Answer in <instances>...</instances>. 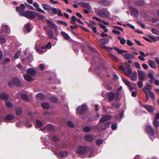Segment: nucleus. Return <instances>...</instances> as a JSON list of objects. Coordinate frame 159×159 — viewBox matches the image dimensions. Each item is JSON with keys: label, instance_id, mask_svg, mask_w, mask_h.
I'll use <instances>...</instances> for the list:
<instances>
[{"label": "nucleus", "instance_id": "1", "mask_svg": "<svg viewBox=\"0 0 159 159\" xmlns=\"http://www.w3.org/2000/svg\"><path fill=\"white\" fill-rule=\"evenodd\" d=\"M110 13L106 8H103L99 10L98 12V15L101 17L106 18L108 17Z\"/></svg>", "mask_w": 159, "mask_h": 159}, {"label": "nucleus", "instance_id": "2", "mask_svg": "<svg viewBox=\"0 0 159 159\" xmlns=\"http://www.w3.org/2000/svg\"><path fill=\"white\" fill-rule=\"evenodd\" d=\"M89 150H90V151L91 150V149H89V148L88 147L80 146L78 148L77 152L79 154L83 155L86 152H88Z\"/></svg>", "mask_w": 159, "mask_h": 159}, {"label": "nucleus", "instance_id": "3", "mask_svg": "<svg viewBox=\"0 0 159 159\" xmlns=\"http://www.w3.org/2000/svg\"><path fill=\"white\" fill-rule=\"evenodd\" d=\"M87 107L85 105L83 104L80 106L76 108V111L80 114H82L86 112L87 111Z\"/></svg>", "mask_w": 159, "mask_h": 159}, {"label": "nucleus", "instance_id": "4", "mask_svg": "<svg viewBox=\"0 0 159 159\" xmlns=\"http://www.w3.org/2000/svg\"><path fill=\"white\" fill-rule=\"evenodd\" d=\"M137 73L138 74V78L139 80H144L147 78L146 74L141 70H138Z\"/></svg>", "mask_w": 159, "mask_h": 159}, {"label": "nucleus", "instance_id": "5", "mask_svg": "<svg viewBox=\"0 0 159 159\" xmlns=\"http://www.w3.org/2000/svg\"><path fill=\"white\" fill-rule=\"evenodd\" d=\"M2 30L0 32L1 33H5L8 34L10 33V28L6 25H3L2 26Z\"/></svg>", "mask_w": 159, "mask_h": 159}, {"label": "nucleus", "instance_id": "6", "mask_svg": "<svg viewBox=\"0 0 159 159\" xmlns=\"http://www.w3.org/2000/svg\"><path fill=\"white\" fill-rule=\"evenodd\" d=\"M36 12L34 11H27L26 18L29 19H33L35 18Z\"/></svg>", "mask_w": 159, "mask_h": 159}, {"label": "nucleus", "instance_id": "7", "mask_svg": "<svg viewBox=\"0 0 159 159\" xmlns=\"http://www.w3.org/2000/svg\"><path fill=\"white\" fill-rule=\"evenodd\" d=\"M146 130L152 136L154 135V131L152 126H147L146 127Z\"/></svg>", "mask_w": 159, "mask_h": 159}, {"label": "nucleus", "instance_id": "8", "mask_svg": "<svg viewBox=\"0 0 159 159\" xmlns=\"http://www.w3.org/2000/svg\"><path fill=\"white\" fill-rule=\"evenodd\" d=\"M12 83L16 86H19L20 84V82L19 80L16 78H14L12 81L9 82V84L10 86H12V84H11Z\"/></svg>", "mask_w": 159, "mask_h": 159}, {"label": "nucleus", "instance_id": "9", "mask_svg": "<svg viewBox=\"0 0 159 159\" xmlns=\"http://www.w3.org/2000/svg\"><path fill=\"white\" fill-rule=\"evenodd\" d=\"M33 5L34 7L37 8V9H35V10L37 11H38L41 12L42 13L45 14V12L42 9L39 7V4L36 2H34Z\"/></svg>", "mask_w": 159, "mask_h": 159}, {"label": "nucleus", "instance_id": "10", "mask_svg": "<svg viewBox=\"0 0 159 159\" xmlns=\"http://www.w3.org/2000/svg\"><path fill=\"white\" fill-rule=\"evenodd\" d=\"M46 22L50 27L51 28L54 30H57V27L54 23L48 20H47Z\"/></svg>", "mask_w": 159, "mask_h": 159}, {"label": "nucleus", "instance_id": "11", "mask_svg": "<svg viewBox=\"0 0 159 159\" xmlns=\"http://www.w3.org/2000/svg\"><path fill=\"white\" fill-rule=\"evenodd\" d=\"M52 12L54 14H57L59 16H63V14L61 12V10L58 8H52Z\"/></svg>", "mask_w": 159, "mask_h": 159}, {"label": "nucleus", "instance_id": "12", "mask_svg": "<svg viewBox=\"0 0 159 159\" xmlns=\"http://www.w3.org/2000/svg\"><path fill=\"white\" fill-rule=\"evenodd\" d=\"M54 153L58 157H59L58 156V155L60 157H63L67 156L68 154V153L66 151H62L59 153L55 152H54Z\"/></svg>", "mask_w": 159, "mask_h": 159}, {"label": "nucleus", "instance_id": "13", "mask_svg": "<svg viewBox=\"0 0 159 159\" xmlns=\"http://www.w3.org/2000/svg\"><path fill=\"white\" fill-rule=\"evenodd\" d=\"M111 118H112V117L111 116L108 115H105L100 119L99 122L101 123H103L105 121L108 120Z\"/></svg>", "mask_w": 159, "mask_h": 159}, {"label": "nucleus", "instance_id": "14", "mask_svg": "<svg viewBox=\"0 0 159 159\" xmlns=\"http://www.w3.org/2000/svg\"><path fill=\"white\" fill-rule=\"evenodd\" d=\"M123 57L126 59H134L135 58V56L133 54L129 53L123 54Z\"/></svg>", "mask_w": 159, "mask_h": 159}, {"label": "nucleus", "instance_id": "15", "mask_svg": "<svg viewBox=\"0 0 159 159\" xmlns=\"http://www.w3.org/2000/svg\"><path fill=\"white\" fill-rule=\"evenodd\" d=\"M14 119V117L12 114L8 115L4 117L5 120L7 121H9L13 120Z\"/></svg>", "mask_w": 159, "mask_h": 159}, {"label": "nucleus", "instance_id": "16", "mask_svg": "<svg viewBox=\"0 0 159 159\" xmlns=\"http://www.w3.org/2000/svg\"><path fill=\"white\" fill-rule=\"evenodd\" d=\"M144 107L149 112H153L154 111V107L151 105H145Z\"/></svg>", "mask_w": 159, "mask_h": 159}, {"label": "nucleus", "instance_id": "17", "mask_svg": "<svg viewBox=\"0 0 159 159\" xmlns=\"http://www.w3.org/2000/svg\"><path fill=\"white\" fill-rule=\"evenodd\" d=\"M79 5L81 7L83 8H85L88 10H90V6L88 3L81 2Z\"/></svg>", "mask_w": 159, "mask_h": 159}, {"label": "nucleus", "instance_id": "18", "mask_svg": "<svg viewBox=\"0 0 159 159\" xmlns=\"http://www.w3.org/2000/svg\"><path fill=\"white\" fill-rule=\"evenodd\" d=\"M27 72L31 75L34 76L36 74L35 70L32 68L28 69L27 70Z\"/></svg>", "mask_w": 159, "mask_h": 159}, {"label": "nucleus", "instance_id": "19", "mask_svg": "<svg viewBox=\"0 0 159 159\" xmlns=\"http://www.w3.org/2000/svg\"><path fill=\"white\" fill-rule=\"evenodd\" d=\"M131 11L132 14L135 17H137L139 15V11L137 9L135 8H132L131 9Z\"/></svg>", "mask_w": 159, "mask_h": 159}, {"label": "nucleus", "instance_id": "20", "mask_svg": "<svg viewBox=\"0 0 159 159\" xmlns=\"http://www.w3.org/2000/svg\"><path fill=\"white\" fill-rule=\"evenodd\" d=\"M84 139L86 141L91 142L93 140V137L91 135L87 134L85 136Z\"/></svg>", "mask_w": 159, "mask_h": 159}, {"label": "nucleus", "instance_id": "21", "mask_svg": "<svg viewBox=\"0 0 159 159\" xmlns=\"http://www.w3.org/2000/svg\"><path fill=\"white\" fill-rule=\"evenodd\" d=\"M148 63L151 67L154 69L157 68V66L156 65L153 61L148 60Z\"/></svg>", "mask_w": 159, "mask_h": 159}, {"label": "nucleus", "instance_id": "22", "mask_svg": "<svg viewBox=\"0 0 159 159\" xmlns=\"http://www.w3.org/2000/svg\"><path fill=\"white\" fill-rule=\"evenodd\" d=\"M114 93L113 92H110L109 93L108 96V99L109 101L111 102L114 98Z\"/></svg>", "mask_w": 159, "mask_h": 159}, {"label": "nucleus", "instance_id": "23", "mask_svg": "<svg viewBox=\"0 0 159 159\" xmlns=\"http://www.w3.org/2000/svg\"><path fill=\"white\" fill-rule=\"evenodd\" d=\"M124 73L127 75L128 76H130V75L132 73V70L130 69H125L124 70Z\"/></svg>", "mask_w": 159, "mask_h": 159}, {"label": "nucleus", "instance_id": "24", "mask_svg": "<svg viewBox=\"0 0 159 159\" xmlns=\"http://www.w3.org/2000/svg\"><path fill=\"white\" fill-rule=\"evenodd\" d=\"M61 35L66 40H69L70 37L68 34L64 31H61Z\"/></svg>", "mask_w": 159, "mask_h": 159}, {"label": "nucleus", "instance_id": "25", "mask_svg": "<svg viewBox=\"0 0 159 159\" xmlns=\"http://www.w3.org/2000/svg\"><path fill=\"white\" fill-rule=\"evenodd\" d=\"M132 74V76H130V78L132 80L134 81L136 80L137 78V73L135 71H134Z\"/></svg>", "mask_w": 159, "mask_h": 159}, {"label": "nucleus", "instance_id": "26", "mask_svg": "<svg viewBox=\"0 0 159 159\" xmlns=\"http://www.w3.org/2000/svg\"><path fill=\"white\" fill-rule=\"evenodd\" d=\"M42 5L43 8L45 10L50 11L52 10V7L44 3L42 4Z\"/></svg>", "mask_w": 159, "mask_h": 159}, {"label": "nucleus", "instance_id": "27", "mask_svg": "<svg viewBox=\"0 0 159 159\" xmlns=\"http://www.w3.org/2000/svg\"><path fill=\"white\" fill-rule=\"evenodd\" d=\"M36 18H37L38 19L41 20H44L45 18L43 16L37 12H36Z\"/></svg>", "mask_w": 159, "mask_h": 159}, {"label": "nucleus", "instance_id": "28", "mask_svg": "<svg viewBox=\"0 0 159 159\" xmlns=\"http://www.w3.org/2000/svg\"><path fill=\"white\" fill-rule=\"evenodd\" d=\"M124 113V111H122L118 115V114H116L115 116V119L116 120H117L119 118H122Z\"/></svg>", "mask_w": 159, "mask_h": 159}, {"label": "nucleus", "instance_id": "29", "mask_svg": "<svg viewBox=\"0 0 159 159\" xmlns=\"http://www.w3.org/2000/svg\"><path fill=\"white\" fill-rule=\"evenodd\" d=\"M122 81L125 83V84L129 87L130 89H132L133 87L131 84L130 83L129 81L128 80L123 78L122 79Z\"/></svg>", "mask_w": 159, "mask_h": 159}, {"label": "nucleus", "instance_id": "30", "mask_svg": "<svg viewBox=\"0 0 159 159\" xmlns=\"http://www.w3.org/2000/svg\"><path fill=\"white\" fill-rule=\"evenodd\" d=\"M24 78L27 81L30 82L33 80V79L32 77L28 75H24Z\"/></svg>", "mask_w": 159, "mask_h": 159}, {"label": "nucleus", "instance_id": "31", "mask_svg": "<svg viewBox=\"0 0 159 159\" xmlns=\"http://www.w3.org/2000/svg\"><path fill=\"white\" fill-rule=\"evenodd\" d=\"M44 95L41 93H37L36 95V98L40 100L44 99Z\"/></svg>", "mask_w": 159, "mask_h": 159}, {"label": "nucleus", "instance_id": "32", "mask_svg": "<svg viewBox=\"0 0 159 159\" xmlns=\"http://www.w3.org/2000/svg\"><path fill=\"white\" fill-rule=\"evenodd\" d=\"M16 112L17 115H20L22 112L21 108L20 107H17L16 109Z\"/></svg>", "mask_w": 159, "mask_h": 159}, {"label": "nucleus", "instance_id": "33", "mask_svg": "<svg viewBox=\"0 0 159 159\" xmlns=\"http://www.w3.org/2000/svg\"><path fill=\"white\" fill-rule=\"evenodd\" d=\"M109 39L108 38H105L100 39V42L103 44H106L108 43Z\"/></svg>", "mask_w": 159, "mask_h": 159}, {"label": "nucleus", "instance_id": "34", "mask_svg": "<svg viewBox=\"0 0 159 159\" xmlns=\"http://www.w3.org/2000/svg\"><path fill=\"white\" fill-rule=\"evenodd\" d=\"M35 48L37 52L38 53L41 54H43V53L44 51L41 49V47H40L39 46L36 45Z\"/></svg>", "mask_w": 159, "mask_h": 159}, {"label": "nucleus", "instance_id": "35", "mask_svg": "<svg viewBox=\"0 0 159 159\" xmlns=\"http://www.w3.org/2000/svg\"><path fill=\"white\" fill-rule=\"evenodd\" d=\"M46 33H47L48 37L50 38H54L53 32L52 30H49L47 31Z\"/></svg>", "mask_w": 159, "mask_h": 159}, {"label": "nucleus", "instance_id": "36", "mask_svg": "<svg viewBox=\"0 0 159 159\" xmlns=\"http://www.w3.org/2000/svg\"><path fill=\"white\" fill-rule=\"evenodd\" d=\"M30 24H26L25 25L24 30H25L27 31L28 33L30 31Z\"/></svg>", "mask_w": 159, "mask_h": 159}, {"label": "nucleus", "instance_id": "37", "mask_svg": "<svg viewBox=\"0 0 159 159\" xmlns=\"http://www.w3.org/2000/svg\"><path fill=\"white\" fill-rule=\"evenodd\" d=\"M0 98L3 100H6L8 98V96L6 94L2 93L0 94Z\"/></svg>", "mask_w": 159, "mask_h": 159}, {"label": "nucleus", "instance_id": "38", "mask_svg": "<svg viewBox=\"0 0 159 159\" xmlns=\"http://www.w3.org/2000/svg\"><path fill=\"white\" fill-rule=\"evenodd\" d=\"M109 57L112 60L115 61H118V58L116 56L112 53H110L109 54Z\"/></svg>", "mask_w": 159, "mask_h": 159}, {"label": "nucleus", "instance_id": "39", "mask_svg": "<svg viewBox=\"0 0 159 159\" xmlns=\"http://www.w3.org/2000/svg\"><path fill=\"white\" fill-rule=\"evenodd\" d=\"M42 106L43 108L46 109H48L50 107L49 104L46 102L43 103L42 104Z\"/></svg>", "mask_w": 159, "mask_h": 159}, {"label": "nucleus", "instance_id": "40", "mask_svg": "<svg viewBox=\"0 0 159 159\" xmlns=\"http://www.w3.org/2000/svg\"><path fill=\"white\" fill-rule=\"evenodd\" d=\"M111 2L107 0H103L101 2V3L102 5L107 6L110 5Z\"/></svg>", "mask_w": 159, "mask_h": 159}, {"label": "nucleus", "instance_id": "41", "mask_svg": "<svg viewBox=\"0 0 159 159\" xmlns=\"http://www.w3.org/2000/svg\"><path fill=\"white\" fill-rule=\"evenodd\" d=\"M52 45L50 42H48V44L45 45L44 46H43L41 47V48L42 49H44L45 48H50L51 47Z\"/></svg>", "mask_w": 159, "mask_h": 159}, {"label": "nucleus", "instance_id": "42", "mask_svg": "<svg viewBox=\"0 0 159 159\" xmlns=\"http://www.w3.org/2000/svg\"><path fill=\"white\" fill-rule=\"evenodd\" d=\"M153 124L155 127H158L159 126V121L154 119L153 122Z\"/></svg>", "mask_w": 159, "mask_h": 159}, {"label": "nucleus", "instance_id": "43", "mask_svg": "<svg viewBox=\"0 0 159 159\" xmlns=\"http://www.w3.org/2000/svg\"><path fill=\"white\" fill-rule=\"evenodd\" d=\"M144 80H139V81L137 83V85L139 88H141L143 87V82Z\"/></svg>", "mask_w": 159, "mask_h": 159}, {"label": "nucleus", "instance_id": "44", "mask_svg": "<svg viewBox=\"0 0 159 159\" xmlns=\"http://www.w3.org/2000/svg\"><path fill=\"white\" fill-rule=\"evenodd\" d=\"M21 98L27 101L29 100V98L28 96L24 93L22 94L21 95Z\"/></svg>", "mask_w": 159, "mask_h": 159}, {"label": "nucleus", "instance_id": "45", "mask_svg": "<svg viewBox=\"0 0 159 159\" xmlns=\"http://www.w3.org/2000/svg\"><path fill=\"white\" fill-rule=\"evenodd\" d=\"M36 125L38 127L37 128L40 127L43 125V123L38 120H37L36 121Z\"/></svg>", "mask_w": 159, "mask_h": 159}, {"label": "nucleus", "instance_id": "46", "mask_svg": "<svg viewBox=\"0 0 159 159\" xmlns=\"http://www.w3.org/2000/svg\"><path fill=\"white\" fill-rule=\"evenodd\" d=\"M112 105L114 107H115L117 109H118L120 106V104L119 103H112Z\"/></svg>", "mask_w": 159, "mask_h": 159}, {"label": "nucleus", "instance_id": "47", "mask_svg": "<svg viewBox=\"0 0 159 159\" xmlns=\"http://www.w3.org/2000/svg\"><path fill=\"white\" fill-rule=\"evenodd\" d=\"M6 41L5 38L2 35H0V43H5Z\"/></svg>", "mask_w": 159, "mask_h": 159}, {"label": "nucleus", "instance_id": "48", "mask_svg": "<svg viewBox=\"0 0 159 159\" xmlns=\"http://www.w3.org/2000/svg\"><path fill=\"white\" fill-rule=\"evenodd\" d=\"M25 5L26 7L28 9L32 10H35V8L31 5H29L27 3H25Z\"/></svg>", "mask_w": 159, "mask_h": 159}, {"label": "nucleus", "instance_id": "49", "mask_svg": "<svg viewBox=\"0 0 159 159\" xmlns=\"http://www.w3.org/2000/svg\"><path fill=\"white\" fill-rule=\"evenodd\" d=\"M16 10L19 12H22L25 11V10L24 8L20 7H16Z\"/></svg>", "mask_w": 159, "mask_h": 159}, {"label": "nucleus", "instance_id": "50", "mask_svg": "<svg viewBox=\"0 0 159 159\" xmlns=\"http://www.w3.org/2000/svg\"><path fill=\"white\" fill-rule=\"evenodd\" d=\"M91 130V128L90 127L86 126L83 129L84 131L86 132H88Z\"/></svg>", "mask_w": 159, "mask_h": 159}, {"label": "nucleus", "instance_id": "51", "mask_svg": "<svg viewBox=\"0 0 159 159\" xmlns=\"http://www.w3.org/2000/svg\"><path fill=\"white\" fill-rule=\"evenodd\" d=\"M50 100L53 102L56 103L57 101V99L55 97H52L50 98Z\"/></svg>", "mask_w": 159, "mask_h": 159}, {"label": "nucleus", "instance_id": "52", "mask_svg": "<svg viewBox=\"0 0 159 159\" xmlns=\"http://www.w3.org/2000/svg\"><path fill=\"white\" fill-rule=\"evenodd\" d=\"M47 126L48 127V129L52 131H53L54 130L53 125L52 124H48Z\"/></svg>", "mask_w": 159, "mask_h": 159}, {"label": "nucleus", "instance_id": "53", "mask_svg": "<svg viewBox=\"0 0 159 159\" xmlns=\"http://www.w3.org/2000/svg\"><path fill=\"white\" fill-rule=\"evenodd\" d=\"M5 105H6L8 107H11L12 106V103L10 102L9 101H6L5 102Z\"/></svg>", "mask_w": 159, "mask_h": 159}, {"label": "nucleus", "instance_id": "54", "mask_svg": "<svg viewBox=\"0 0 159 159\" xmlns=\"http://www.w3.org/2000/svg\"><path fill=\"white\" fill-rule=\"evenodd\" d=\"M103 142V140L102 139H97L96 143L97 145H99L102 144Z\"/></svg>", "mask_w": 159, "mask_h": 159}, {"label": "nucleus", "instance_id": "55", "mask_svg": "<svg viewBox=\"0 0 159 159\" xmlns=\"http://www.w3.org/2000/svg\"><path fill=\"white\" fill-rule=\"evenodd\" d=\"M140 54L143 57H147L149 55V54L148 53H144V52L141 51H139Z\"/></svg>", "mask_w": 159, "mask_h": 159}, {"label": "nucleus", "instance_id": "56", "mask_svg": "<svg viewBox=\"0 0 159 159\" xmlns=\"http://www.w3.org/2000/svg\"><path fill=\"white\" fill-rule=\"evenodd\" d=\"M149 93H150V95L151 98L152 100H154L155 99V95H154V93H153L152 91H149Z\"/></svg>", "mask_w": 159, "mask_h": 159}, {"label": "nucleus", "instance_id": "57", "mask_svg": "<svg viewBox=\"0 0 159 159\" xmlns=\"http://www.w3.org/2000/svg\"><path fill=\"white\" fill-rule=\"evenodd\" d=\"M114 98L115 100H117L119 99V93L118 92H116L114 94Z\"/></svg>", "mask_w": 159, "mask_h": 159}, {"label": "nucleus", "instance_id": "58", "mask_svg": "<svg viewBox=\"0 0 159 159\" xmlns=\"http://www.w3.org/2000/svg\"><path fill=\"white\" fill-rule=\"evenodd\" d=\"M110 123L109 122H107L105 123L104 124L105 127L104 128H102V130H105L106 129V127L109 126Z\"/></svg>", "mask_w": 159, "mask_h": 159}, {"label": "nucleus", "instance_id": "59", "mask_svg": "<svg viewBox=\"0 0 159 159\" xmlns=\"http://www.w3.org/2000/svg\"><path fill=\"white\" fill-rule=\"evenodd\" d=\"M148 77L150 79H155L153 76V74L152 73H149L148 75Z\"/></svg>", "mask_w": 159, "mask_h": 159}, {"label": "nucleus", "instance_id": "60", "mask_svg": "<svg viewBox=\"0 0 159 159\" xmlns=\"http://www.w3.org/2000/svg\"><path fill=\"white\" fill-rule=\"evenodd\" d=\"M20 54V52L19 51L16 52L14 56V58L16 59L18 58Z\"/></svg>", "mask_w": 159, "mask_h": 159}, {"label": "nucleus", "instance_id": "61", "mask_svg": "<svg viewBox=\"0 0 159 159\" xmlns=\"http://www.w3.org/2000/svg\"><path fill=\"white\" fill-rule=\"evenodd\" d=\"M68 125L70 127H73L74 126V124L73 123L70 121H68L67 122Z\"/></svg>", "mask_w": 159, "mask_h": 159}, {"label": "nucleus", "instance_id": "62", "mask_svg": "<svg viewBox=\"0 0 159 159\" xmlns=\"http://www.w3.org/2000/svg\"><path fill=\"white\" fill-rule=\"evenodd\" d=\"M19 15L21 16H24L26 17L27 11H23L20 13L19 14Z\"/></svg>", "mask_w": 159, "mask_h": 159}, {"label": "nucleus", "instance_id": "63", "mask_svg": "<svg viewBox=\"0 0 159 159\" xmlns=\"http://www.w3.org/2000/svg\"><path fill=\"white\" fill-rule=\"evenodd\" d=\"M111 128L113 130H115L117 128V125L116 124L113 123L111 125Z\"/></svg>", "mask_w": 159, "mask_h": 159}, {"label": "nucleus", "instance_id": "64", "mask_svg": "<svg viewBox=\"0 0 159 159\" xmlns=\"http://www.w3.org/2000/svg\"><path fill=\"white\" fill-rule=\"evenodd\" d=\"M144 88H145V89H147L150 90L152 88V85L150 84H147L146 86Z\"/></svg>", "mask_w": 159, "mask_h": 159}]
</instances>
